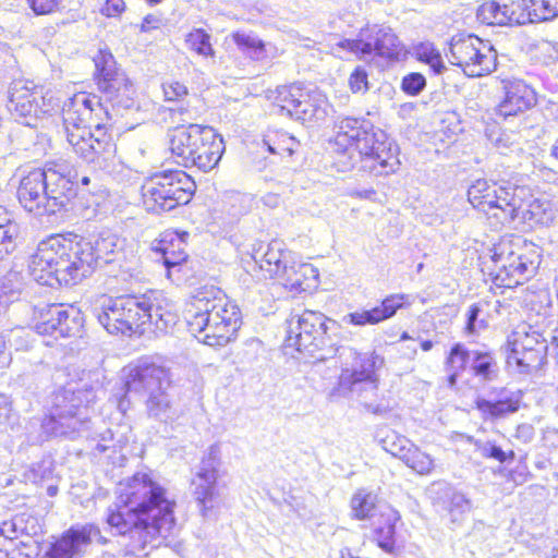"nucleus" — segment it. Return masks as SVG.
<instances>
[{"mask_svg":"<svg viewBox=\"0 0 558 558\" xmlns=\"http://www.w3.org/2000/svg\"><path fill=\"white\" fill-rule=\"evenodd\" d=\"M173 112L180 114L181 121H183V122H189L191 120L196 119L195 112H192L191 110H189L185 107H180L178 109H174Z\"/></svg>","mask_w":558,"mask_h":558,"instance_id":"obj_62","label":"nucleus"},{"mask_svg":"<svg viewBox=\"0 0 558 558\" xmlns=\"http://www.w3.org/2000/svg\"><path fill=\"white\" fill-rule=\"evenodd\" d=\"M96 400L93 387L66 386L54 392L46 428L56 436L74 439L88 430L89 405Z\"/></svg>","mask_w":558,"mask_h":558,"instance_id":"obj_8","label":"nucleus"},{"mask_svg":"<svg viewBox=\"0 0 558 558\" xmlns=\"http://www.w3.org/2000/svg\"><path fill=\"white\" fill-rule=\"evenodd\" d=\"M210 35L202 28H195L186 35L185 43L189 49L203 57H213L214 49L210 45Z\"/></svg>","mask_w":558,"mask_h":558,"instance_id":"obj_46","label":"nucleus"},{"mask_svg":"<svg viewBox=\"0 0 558 558\" xmlns=\"http://www.w3.org/2000/svg\"><path fill=\"white\" fill-rule=\"evenodd\" d=\"M481 313V308L477 304H472L468 311V319L465 326V332L468 335H474L478 330L485 327L484 320H478V314Z\"/></svg>","mask_w":558,"mask_h":558,"instance_id":"obj_56","label":"nucleus"},{"mask_svg":"<svg viewBox=\"0 0 558 558\" xmlns=\"http://www.w3.org/2000/svg\"><path fill=\"white\" fill-rule=\"evenodd\" d=\"M17 548L20 554L26 558H37L40 555V544L32 537H28L27 541H21Z\"/></svg>","mask_w":558,"mask_h":558,"instance_id":"obj_59","label":"nucleus"},{"mask_svg":"<svg viewBox=\"0 0 558 558\" xmlns=\"http://www.w3.org/2000/svg\"><path fill=\"white\" fill-rule=\"evenodd\" d=\"M340 357L345 359L344 367L339 377V386L351 392L362 393L374 391L378 387L376 368L384 360L373 353H359L353 348H341Z\"/></svg>","mask_w":558,"mask_h":558,"instance_id":"obj_17","label":"nucleus"},{"mask_svg":"<svg viewBox=\"0 0 558 558\" xmlns=\"http://www.w3.org/2000/svg\"><path fill=\"white\" fill-rule=\"evenodd\" d=\"M412 53L418 61L428 64L436 74H440L444 71L445 65L441 54L434 44L429 41L420 43L413 47Z\"/></svg>","mask_w":558,"mask_h":558,"instance_id":"obj_43","label":"nucleus"},{"mask_svg":"<svg viewBox=\"0 0 558 558\" xmlns=\"http://www.w3.org/2000/svg\"><path fill=\"white\" fill-rule=\"evenodd\" d=\"M168 236H171V234L165 235L160 242L159 246L157 247L158 251L162 253L163 264L167 268H171L174 266L181 265L183 262L186 260L187 255L185 252L181 248L178 251H174L172 239L168 241Z\"/></svg>","mask_w":558,"mask_h":558,"instance_id":"obj_49","label":"nucleus"},{"mask_svg":"<svg viewBox=\"0 0 558 558\" xmlns=\"http://www.w3.org/2000/svg\"><path fill=\"white\" fill-rule=\"evenodd\" d=\"M474 446L476 451H478L483 458H492L500 463L506 462L508 459H514L513 451L507 453L492 441L474 440Z\"/></svg>","mask_w":558,"mask_h":558,"instance_id":"obj_50","label":"nucleus"},{"mask_svg":"<svg viewBox=\"0 0 558 558\" xmlns=\"http://www.w3.org/2000/svg\"><path fill=\"white\" fill-rule=\"evenodd\" d=\"M339 326L320 312L304 311L287 320L286 347L325 361L339 352L332 335Z\"/></svg>","mask_w":558,"mask_h":558,"instance_id":"obj_7","label":"nucleus"},{"mask_svg":"<svg viewBox=\"0 0 558 558\" xmlns=\"http://www.w3.org/2000/svg\"><path fill=\"white\" fill-rule=\"evenodd\" d=\"M80 262L85 278L97 268L120 259L123 254L125 240L111 230L100 231L94 240L77 235Z\"/></svg>","mask_w":558,"mask_h":558,"instance_id":"obj_19","label":"nucleus"},{"mask_svg":"<svg viewBox=\"0 0 558 558\" xmlns=\"http://www.w3.org/2000/svg\"><path fill=\"white\" fill-rule=\"evenodd\" d=\"M426 86L425 77L420 73H411L403 77L402 89L409 95L420 94Z\"/></svg>","mask_w":558,"mask_h":558,"instance_id":"obj_54","label":"nucleus"},{"mask_svg":"<svg viewBox=\"0 0 558 558\" xmlns=\"http://www.w3.org/2000/svg\"><path fill=\"white\" fill-rule=\"evenodd\" d=\"M195 183L183 171H162L142 185L143 204L147 211L161 214L187 204Z\"/></svg>","mask_w":558,"mask_h":558,"instance_id":"obj_10","label":"nucleus"},{"mask_svg":"<svg viewBox=\"0 0 558 558\" xmlns=\"http://www.w3.org/2000/svg\"><path fill=\"white\" fill-rule=\"evenodd\" d=\"M353 93L366 92L368 89L367 73L362 68H356L349 80Z\"/></svg>","mask_w":558,"mask_h":558,"instance_id":"obj_58","label":"nucleus"},{"mask_svg":"<svg viewBox=\"0 0 558 558\" xmlns=\"http://www.w3.org/2000/svg\"><path fill=\"white\" fill-rule=\"evenodd\" d=\"M190 331L205 344L225 347L235 339L241 324L239 307L215 287H202L185 308Z\"/></svg>","mask_w":558,"mask_h":558,"instance_id":"obj_3","label":"nucleus"},{"mask_svg":"<svg viewBox=\"0 0 558 558\" xmlns=\"http://www.w3.org/2000/svg\"><path fill=\"white\" fill-rule=\"evenodd\" d=\"M219 466L220 448L218 445H211L202 458L191 481L192 496L204 518H207L219 506Z\"/></svg>","mask_w":558,"mask_h":558,"instance_id":"obj_18","label":"nucleus"},{"mask_svg":"<svg viewBox=\"0 0 558 558\" xmlns=\"http://www.w3.org/2000/svg\"><path fill=\"white\" fill-rule=\"evenodd\" d=\"M170 386L169 372L161 365L146 361L125 369L124 388L126 395H147Z\"/></svg>","mask_w":558,"mask_h":558,"instance_id":"obj_23","label":"nucleus"},{"mask_svg":"<svg viewBox=\"0 0 558 558\" xmlns=\"http://www.w3.org/2000/svg\"><path fill=\"white\" fill-rule=\"evenodd\" d=\"M300 97H302V88L292 85L278 87L271 99L278 112L293 118Z\"/></svg>","mask_w":558,"mask_h":558,"instance_id":"obj_40","label":"nucleus"},{"mask_svg":"<svg viewBox=\"0 0 558 558\" xmlns=\"http://www.w3.org/2000/svg\"><path fill=\"white\" fill-rule=\"evenodd\" d=\"M120 497L123 506L109 508L107 514V523L117 534H129L138 549L157 536H167L174 523V504L161 486L146 474H136Z\"/></svg>","mask_w":558,"mask_h":558,"instance_id":"obj_1","label":"nucleus"},{"mask_svg":"<svg viewBox=\"0 0 558 558\" xmlns=\"http://www.w3.org/2000/svg\"><path fill=\"white\" fill-rule=\"evenodd\" d=\"M380 442L385 451L400 459L417 474L426 475L433 471L434 460L432 457L422 451L405 436L391 432Z\"/></svg>","mask_w":558,"mask_h":558,"instance_id":"obj_24","label":"nucleus"},{"mask_svg":"<svg viewBox=\"0 0 558 558\" xmlns=\"http://www.w3.org/2000/svg\"><path fill=\"white\" fill-rule=\"evenodd\" d=\"M505 25H524L533 23L530 0H502Z\"/></svg>","mask_w":558,"mask_h":558,"instance_id":"obj_39","label":"nucleus"},{"mask_svg":"<svg viewBox=\"0 0 558 558\" xmlns=\"http://www.w3.org/2000/svg\"><path fill=\"white\" fill-rule=\"evenodd\" d=\"M74 196V183L58 165L31 171L17 189L21 205L36 216L59 213Z\"/></svg>","mask_w":558,"mask_h":558,"instance_id":"obj_6","label":"nucleus"},{"mask_svg":"<svg viewBox=\"0 0 558 558\" xmlns=\"http://www.w3.org/2000/svg\"><path fill=\"white\" fill-rule=\"evenodd\" d=\"M472 351L461 343H454L445 359V369L448 373V386L453 388L457 385L458 377L471 364Z\"/></svg>","mask_w":558,"mask_h":558,"instance_id":"obj_36","label":"nucleus"},{"mask_svg":"<svg viewBox=\"0 0 558 558\" xmlns=\"http://www.w3.org/2000/svg\"><path fill=\"white\" fill-rule=\"evenodd\" d=\"M517 190L511 185L480 179L469 187L468 199L488 219H495L498 225H510L520 215L521 198L515 195Z\"/></svg>","mask_w":558,"mask_h":558,"instance_id":"obj_12","label":"nucleus"},{"mask_svg":"<svg viewBox=\"0 0 558 558\" xmlns=\"http://www.w3.org/2000/svg\"><path fill=\"white\" fill-rule=\"evenodd\" d=\"M336 129L335 144L343 154L350 155L352 168L359 160L361 168L376 175H388L398 170L397 147L369 121L345 117L337 122Z\"/></svg>","mask_w":558,"mask_h":558,"instance_id":"obj_4","label":"nucleus"},{"mask_svg":"<svg viewBox=\"0 0 558 558\" xmlns=\"http://www.w3.org/2000/svg\"><path fill=\"white\" fill-rule=\"evenodd\" d=\"M26 2L36 15H46L56 12L62 0H26Z\"/></svg>","mask_w":558,"mask_h":558,"instance_id":"obj_55","label":"nucleus"},{"mask_svg":"<svg viewBox=\"0 0 558 558\" xmlns=\"http://www.w3.org/2000/svg\"><path fill=\"white\" fill-rule=\"evenodd\" d=\"M473 375L483 381H493L498 376V364L489 351L473 350L471 360Z\"/></svg>","mask_w":558,"mask_h":558,"instance_id":"obj_37","label":"nucleus"},{"mask_svg":"<svg viewBox=\"0 0 558 558\" xmlns=\"http://www.w3.org/2000/svg\"><path fill=\"white\" fill-rule=\"evenodd\" d=\"M522 402V392L508 388H496L487 397H478L475 400L476 409L483 420L497 421L506 418L519 411Z\"/></svg>","mask_w":558,"mask_h":558,"instance_id":"obj_25","label":"nucleus"},{"mask_svg":"<svg viewBox=\"0 0 558 558\" xmlns=\"http://www.w3.org/2000/svg\"><path fill=\"white\" fill-rule=\"evenodd\" d=\"M376 496L365 490H359L351 499L353 517L357 520L368 519L374 514Z\"/></svg>","mask_w":558,"mask_h":558,"instance_id":"obj_45","label":"nucleus"},{"mask_svg":"<svg viewBox=\"0 0 558 558\" xmlns=\"http://www.w3.org/2000/svg\"><path fill=\"white\" fill-rule=\"evenodd\" d=\"M26 288L25 277L22 272L10 270L0 278V313L19 301Z\"/></svg>","mask_w":558,"mask_h":558,"instance_id":"obj_35","label":"nucleus"},{"mask_svg":"<svg viewBox=\"0 0 558 558\" xmlns=\"http://www.w3.org/2000/svg\"><path fill=\"white\" fill-rule=\"evenodd\" d=\"M251 258L255 267L263 272L264 278L279 279L283 270L292 259L291 252L283 247L280 241H271L270 243H259L253 247Z\"/></svg>","mask_w":558,"mask_h":558,"instance_id":"obj_27","label":"nucleus"},{"mask_svg":"<svg viewBox=\"0 0 558 558\" xmlns=\"http://www.w3.org/2000/svg\"><path fill=\"white\" fill-rule=\"evenodd\" d=\"M124 10L123 0H107L101 9V13L107 16H116Z\"/></svg>","mask_w":558,"mask_h":558,"instance_id":"obj_60","label":"nucleus"},{"mask_svg":"<svg viewBox=\"0 0 558 558\" xmlns=\"http://www.w3.org/2000/svg\"><path fill=\"white\" fill-rule=\"evenodd\" d=\"M446 496L448 497L447 508L452 517L462 514L471 509V501L462 493L449 489Z\"/></svg>","mask_w":558,"mask_h":558,"instance_id":"obj_52","label":"nucleus"},{"mask_svg":"<svg viewBox=\"0 0 558 558\" xmlns=\"http://www.w3.org/2000/svg\"><path fill=\"white\" fill-rule=\"evenodd\" d=\"M505 98L497 107V113L504 118L515 116L536 104L534 90L524 82L502 81Z\"/></svg>","mask_w":558,"mask_h":558,"instance_id":"obj_29","label":"nucleus"},{"mask_svg":"<svg viewBox=\"0 0 558 558\" xmlns=\"http://www.w3.org/2000/svg\"><path fill=\"white\" fill-rule=\"evenodd\" d=\"M329 107L327 97L320 90L302 89L293 119L302 123L319 122L327 117Z\"/></svg>","mask_w":558,"mask_h":558,"instance_id":"obj_32","label":"nucleus"},{"mask_svg":"<svg viewBox=\"0 0 558 558\" xmlns=\"http://www.w3.org/2000/svg\"><path fill=\"white\" fill-rule=\"evenodd\" d=\"M548 353L546 331L533 326L511 332L505 345L507 366L519 374L530 375L541 369Z\"/></svg>","mask_w":558,"mask_h":558,"instance_id":"obj_13","label":"nucleus"},{"mask_svg":"<svg viewBox=\"0 0 558 558\" xmlns=\"http://www.w3.org/2000/svg\"><path fill=\"white\" fill-rule=\"evenodd\" d=\"M7 360H8L7 341L4 339V336L0 335V363L5 364Z\"/></svg>","mask_w":558,"mask_h":558,"instance_id":"obj_64","label":"nucleus"},{"mask_svg":"<svg viewBox=\"0 0 558 558\" xmlns=\"http://www.w3.org/2000/svg\"><path fill=\"white\" fill-rule=\"evenodd\" d=\"M99 324L111 335H142L147 315L144 314L140 296L121 295L105 299L97 308Z\"/></svg>","mask_w":558,"mask_h":558,"instance_id":"obj_14","label":"nucleus"},{"mask_svg":"<svg viewBox=\"0 0 558 558\" xmlns=\"http://www.w3.org/2000/svg\"><path fill=\"white\" fill-rule=\"evenodd\" d=\"M546 336L548 339L550 338L549 352L550 354H555L556 359L558 357V331L556 335H553L551 331H546Z\"/></svg>","mask_w":558,"mask_h":558,"instance_id":"obj_63","label":"nucleus"},{"mask_svg":"<svg viewBox=\"0 0 558 558\" xmlns=\"http://www.w3.org/2000/svg\"><path fill=\"white\" fill-rule=\"evenodd\" d=\"M490 275L498 287L514 288L532 278L541 264L534 246H522L520 241L502 240L493 248Z\"/></svg>","mask_w":558,"mask_h":558,"instance_id":"obj_9","label":"nucleus"},{"mask_svg":"<svg viewBox=\"0 0 558 558\" xmlns=\"http://www.w3.org/2000/svg\"><path fill=\"white\" fill-rule=\"evenodd\" d=\"M166 390L150 392L146 400L148 415L160 421H167L170 417V399Z\"/></svg>","mask_w":558,"mask_h":558,"instance_id":"obj_44","label":"nucleus"},{"mask_svg":"<svg viewBox=\"0 0 558 558\" xmlns=\"http://www.w3.org/2000/svg\"><path fill=\"white\" fill-rule=\"evenodd\" d=\"M141 306L147 316L146 325H154L158 330H167L175 325L177 314L174 304L162 292L151 291L140 295Z\"/></svg>","mask_w":558,"mask_h":558,"instance_id":"obj_28","label":"nucleus"},{"mask_svg":"<svg viewBox=\"0 0 558 558\" xmlns=\"http://www.w3.org/2000/svg\"><path fill=\"white\" fill-rule=\"evenodd\" d=\"M165 99L167 101H180L189 93L187 87L177 81H169L162 84Z\"/></svg>","mask_w":558,"mask_h":558,"instance_id":"obj_53","label":"nucleus"},{"mask_svg":"<svg viewBox=\"0 0 558 558\" xmlns=\"http://www.w3.org/2000/svg\"><path fill=\"white\" fill-rule=\"evenodd\" d=\"M110 119L101 98L94 94H75L63 108L68 143L80 158L98 169L109 168L117 153L112 137L105 131Z\"/></svg>","mask_w":558,"mask_h":558,"instance_id":"obj_2","label":"nucleus"},{"mask_svg":"<svg viewBox=\"0 0 558 558\" xmlns=\"http://www.w3.org/2000/svg\"><path fill=\"white\" fill-rule=\"evenodd\" d=\"M94 537L106 543L95 524L72 526L49 545L41 558H81Z\"/></svg>","mask_w":558,"mask_h":558,"instance_id":"obj_22","label":"nucleus"},{"mask_svg":"<svg viewBox=\"0 0 558 558\" xmlns=\"http://www.w3.org/2000/svg\"><path fill=\"white\" fill-rule=\"evenodd\" d=\"M533 23L553 21L558 17V0H530Z\"/></svg>","mask_w":558,"mask_h":558,"instance_id":"obj_48","label":"nucleus"},{"mask_svg":"<svg viewBox=\"0 0 558 558\" xmlns=\"http://www.w3.org/2000/svg\"><path fill=\"white\" fill-rule=\"evenodd\" d=\"M383 524L374 530V541L385 553L393 554L396 548V522L399 515L392 511L383 514Z\"/></svg>","mask_w":558,"mask_h":558,"instance_id":"obj_38","label":"nucleus"},{"mask_svg":"<svg viewBox=\"0 0 558 558\" xmlns=\"http://www.w3.org/2000/svg\"><path fill=\"white\" fill-rule=\"evenodd\" d=\"M232 37L236 46L254 60L275 59L281 54V51L275 45L265 43L253 34L236 32Z\"/></svg>","mask_w":558,"mask_h":558,"instance_id":"obj_34","label":"nucleus"},{"mask_svg":"<svg viewBox=\"0 0 558 558\" xmlns=\"http://www.w3.org/2000/svg\"><path fill=\"white\" fill-rule=\"evenodd\" d=\"M19 233V225L11 217L10 213L0 205V245L14 251Z\"/></svg>","mask_w":558,"mask_h":558,"instance_id":"obj_42","label":"nucleus"},{"mask_svg":"<svg viewBox=\"0 0 558 558\" xmlns=\"http://www.w3.org/2000/svg\"><path fill=\"white\" fill-rule=\"evenodd\" d=\"M37 323L36 332L60 337L80 335L84 319L81 311L73 305L45 304L35 307Z\"/></svg>","mask_w":558,"mask_h":558,"instance_id":"obj_20","label":"nucleus"},{"mask_svg":"<svg viewBox=\"0 0 558 558\" xmlns=\"http://www.w3.org/2000/svg\"><path fill=\"white\" fill-rule=\"evenodd\" d=\"M549 204L541 199H533L526 208L520 206V215L517 220H521L530 226L545 225L551 220V213L548 211Z\"/></svg>","mask_w":558,"mask_h":558,"instance_id":"obj_41","label":"nucleus"},{"mask_svg":"<svg viewBox=\"0 0 558 558\" xmlns=\"http://www.w3.org/2000/svg\"><path fill=\"white\" fill-rule=\"evenodd\" d=\"M203 135L204 140L197 145L195 160L191 163V168L195 167L208 172L220 161L225 151V144L222 137L210 126H206Z\"/></svg>","mask_w":558,"mask_h":558,"instance_id":"obj_31","label":"nucleus"},{"mask_svg":"<svg viewBox=\"0 0 558 558\" xmlns=\"http://www.w3.org/2000/svg\"><path fill=\"white\" fill-rule=\"evenodd\" d=\"M488 140L490 143L500 150L501 154H505V150L510 148L513 144L510 141V137L506 134H504L498 128H493L487 131L486 133Z\"/></svg>","mask_w":558,"mask_h":558,"instance_id":"obj_57","label":"nucleus"},{"mask_svg":"<svg viewBox=\"0 0 558 558\" xmlns=\"http://www.w3.org/2000/svg\"><path fill=\"white\" fill-rule=\"evenodd\" d=\"M205 129L204 125L190 123L186 128L180 126L169 132V149L178 165L191 168L197 145L204 140Z\"/></svg>","mask_w":558,"mask_h":558,"instance_id":"obj_26","label":"nucleus"},{"mask_svg":"<svg viewBox=\"0 0 558 558\" xmlns=\"http://www.w3.org/2000/svg\"><path fill=\"white\" fill-rule=\"evenodd\" d=\"M514 437L522 442H530L534 437V428L531 424L524 423L518 425Z\"/></svg>","mask_w":558,"mask_h":558,"instance_id":"obj_61","label":"nucleus"},{"mask_svg":"<svg viewBox=\"0 0 558 558\" xmlns=\"http://www.w3.org/2000/svg\"><path fill=\"white\" fill-rule=\"evenodd\" d=\"M501 8L502 4L499 2H485L478 7L476 19L487 25H505L506 19Z\"/></svg>","mask_w":558,"mask_h":558,"instance_id":"obj_47","label":"nucleus"},{"mask_svg":"<svg viewBox=\"0 0 558 558\" xmlns=\"http://www.w3.org/2000/svg\"><path fill=\"white\" fill-rule=\"evenodd\" d=\"M77 235L54 234L39 242L31 258L29 272L39 284L72 286L85 278L80 262Z\"/></svg>","mask_w":558,"mask_h":558,"instance_id":"obj_5","label":"nucleus"},{"mask_svg":"<svg viewBox=\"0 0 558 558\" xmlns=\"http://www.w3.org/2000/svg\"><path fill=\"white\" fill-rule=\"evenodd\" d=\"M318 272L312 264L296 263L291 259L279 281L291 291H306L316 283Z\"/></svg>","mask_w":558,"mask_h":558,"instance_id":"obj_33","label":"nucleus"},{"mask_svg":"<svg viewBox=\"0 0 558 558\" xmlns=\"http://www.w3.org/2000/svg\"><path fill=\"white\" fill-rule=\"evenodd\" d=\"M96 81L101 97L113 108L131 109L135 106V88L126 74L117 66L112 53L99 49L94 57Z\"/></svg>","mask_w":558,"mask_h":558,"instance_id":"obj_15","label":"nucleus"},{"mask_svg":"<svg viewBox=\"0 0 558 558\" xmlns=\"http://www.w3.org/2000/svg\"><path fill=\"white\" fill-rule=\"evenodd\" d=\"M8 108L22 124L35 128L47 110L43 88L28 81H14L9 87Z\"/></svg>","mask_w":558,"mask_h":558,"instance_id":"obj_21","label":"nucleus"},{"mask_svg":"<svg viewBox=\"0 0 558 558\" xmlns=\"http://www.w3.org/2000/svg\"><path fill=\"white\" fill-rule=\"evenodd\" d=\"M408 296L405 294H392L383 300L379 306L371 310H363L349 313L343 316L342 320L347 324L355 326L375 325L392 317L399 308L403 306V302Z\"/></svg>","mask_w":558,"mask_h":558,"instance_id":"obj_30","label":"nucleus"},{"mask_svg":"<svg viewBox=\"0 0 558 558\" xmlns=\"http://www.w3.org/2000/svg\"><path fill=\"white\" fill-rule=\"evenodd\" d=\"M331 49L339 58L354 56L363 61L373 60L375 57L399 59L404 51L393 31L383 25L362 28L355 38L338 40Z\"/></svg>","mask_w":558,"mask_h":558,"instance_id":"obj_11","label":"nucleus"},{"mask_svg":"<svg viewBox=\"0 0 558 558\" xmlns=\"http://www.w3.org/2000/svg\"><path fill=\"white\" fill-rule=\"evenodd\" d=\"M449 52V61L471 77L489 74L497 66V52L494 47L475 35L452 37Z\"/></svg>","mask_w":558,"mask_h":558,"instance_id":"obj_16","label":"nucleus"},{"mask_svg":"<svg viewBox=\"0 0 558 558\" xmlns=\"http://www.w3.org/2000/svg\"><path fill=\"white\" fill-rule=\"evenodd\" d=\"M24 514L14 515L11 520L2 522L0 535L8 539H15L22 534H28Z\"/></svg>","mask_w":558,"mask_h":558,"instance_id":"obj_51","label":"nucleus"}]
</instances>
